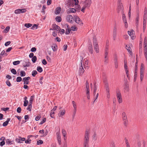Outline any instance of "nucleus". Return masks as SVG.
Listing matches in <instances>:
<instances>
[{"instance_id": "obj_1", "label": "nucleus", "mask_w": 147, "mask_h": 147, "mask_svg": "<svg viewBox=\"0 0 147 147\" xmlns=\"http://www.w3.org/2000/svg\"><path fill=\"white\" fill-rule=\"evenodd\" d=\"M89 130H86L85 132L84 139L83 147H89Z\"/></svg>"}, {"instance_id": "obj_2", "label": "nucleus", "mask_w": 147, "mask_h": 147, "mask_svg": "<svg viewBox=\"0 0 147 147\" xmlns=\"http://www.w3.org/2000/svg\"><path fill=\"white\" fill-rule=\"evenodd\" d=\"M93 38L94 49L96 53H98L99 52V49L98 44V42L97 41V40L94 37H93Z\"/></svg>"}, {"instance_id": "obj_3", "label": "nucleus", "mask_w": 147, "mask_h": 147, "mask_svg": "<svg viewBox=\"0 0 147 147\" xmlns=\"http://www.w3.org/2000/svg\"><path fill=\"white\" fill-rule=\"evenodd\" d=\"M104 82L105 84V86L107 92V96L108 98H110L109 90L108 84L106 79H105V80L104 81Z\"/></svg>"}, {"instance_id": "obj_4", "label": "nucleus", "mask_w": 147, "mask_h": 147, "mask_svg": "<svg viewBox=\"0 0 147 147\" xmlns=\"http://www.w3.org/2000/svg\"><path fill=\"white\" fill-rule=\"evenodd\" d=\"M122 118L123 123L126 126L128 123V121L126 113L123 112L122 114Z\"/></svg>"}, {"instance_id": "obj_5", "label": "nucleus", "mask_w": 147, "mask_h": 147, "mask_svg": "<svg viewBox=\"0 0 147 147\" xmlns=\"http://www.w3.org/2000/svg\"><path fill=\"white\" fill-rule=\"evenodd\" d=\"M27 11L26 9L25 8L22 9H18L14 11V13L16 14L23 13L26 12Z\"/></svg>"}, {"instance_id": "obj_6", "label": "nucleus", "mask_w": 147, "mask_h": 147, "mask_svg": "<svg viewBox=\"0 0 147 147\" xmlns=\"http://www.w3.org/2000/svg\"><path fill=\"white\" fill-rule=\"evenodd\" d=\"M56 135L58 143H59V145H61V134L59 129V131L56 133Z\"/></svg>"}, {"instance_id": "obj_7", "label": "nucleus", "mask_w": 147, "mask_h": 147, "mask_svg": "<svg viewBox=\"0 0 147 147\" xmlns=\"http://www.w3.org/2000/svg\"><path fill=\"white\" fill-rule=\"evenodd\" d=\"M82 60L81 61L80 64L81 65L79 69V73L80 75H82L83 74L84 71V70L83 68L82 65Z\"/></svg>"}, {"instance_id": "obj_8", "label": "nucleus", "mask_w": 147, "mask_h": 147, "mask_svg": "<svg viewBox=\"0 0 147 147\" xmlns=\"http://www.w3.org/2000/svg\"><path fill=\"white\" fill-rule=\"evenodd\" d=\"M91 3V0H86L84 4V6L86 8H88L90 6Z\"/></svg>"}, {"instance_id": "obj_9", "label": "nucleus", "mask_w": 147, "mask_h": 147, "mask_svg": "<svg viewBox=\"0 0 147 147\" xmlns=\"http://www.w3.org/2000/svg\"><path fill=\"white\" fill-rule=\"evenodd\" d=\"M67 21L71 23L73 22V16L70 15H68L66 18Z\"/></svg>"}, {"instance_id": "obj_10", "label": "nucleus", "mask_w": 147, "mask_h": 147, "mask_svg": "<svg viewBox=\"0 0 147 147\" xmlns=\"http://www.w3.org/2000/svg\"><path fill=\"white\" fill-rule=\"evenodd\" d=\"M74 17L75 19V21L77 23L79 24L80 25H81L83 24V23L81 22L80 19L78 16H75Z\"/></svg>"}, {"instance_id": "obj_11", "label": "nucleus", "mask_w": 147, "mask_h": 147, "mask_svg": "<svg viewBox=\"0 0 147 147\" xmlns=\"http://www.w3.org/2000/svg\"><path fill=\"white\" fill-rule=\"evenodd\" d=\"M124 89L125 92H128L129 91V87L128 81H126L125 83Z\"/></svg>"}, {"instance_id": "obj_12", "label": "nucleus", "mask_w": 147, "mask_h": 147, "mask_svg": "<svg viewBox=\"0 0 147 147\" xmlns=\"http://www.w3.org/2000/svg\"><path fill=\"white\" fill-rule=\"evenodd\" d=\"M114 64L115 67L117 69L118 67V62L117 61V58L116 55H115L114 57Z\"/></svg>"}, {"instance_id": "obj_13", "label": "nucleus", "mask_w": 147, "mask_h": 147, "mask_svg": "<svg viewBox=\"0 0 147 147\" xmlns=\"http://www.w3.org/2000/svg\"><path fill=\"white\" fill-rule=\"evenodd\" d=\"M26 139L24 138H21L19 137V138L16 139L15 141L18 143H22L23 141H25Z\"/></svg>"}, {"instance_id": "obj_14", "label": "nucleus", "mask_w": 147, "mask_h": 147, "mask_svg": "<svg viewBox=\"0 0 147 147\" xmlns=\"http://www.w3.org/2000/svg\"><path fill=\"white\" fill-rule=\"evenodd\" d=\"M24 62L23 63V67H29L31 65L29 61V60L27 59L26 61H24Z\"/></svg>"}, {"instance_id": "obj_15", "label": "nucleus", "mask_w": 147, "mask_h": 147, "mask_svg": "<svg viewBox=\"0 0 147 147\" xmlns=\"http://www.w3.org/2000/svg\"><path fill=\"white\" fill-rule=\"evenodd\" d=\"M30 79V78L29 76L23 78L22 81L24 82V84H28L29 83V80Z\"/></svg>"}, {"instance_id": "obj_16", "label": "nucleus", "mask_w": 147, "mask_h": 147, "mask_svg": "<svg viewBox=\"0 0 147 147\" xmlns=\"http://www.w3.org/2000/svg\"><path fill=\"white\" fill-rule=\"evenodd\" d=\"M65 111L63 109L59 111V112L58 113V116L59 117H62L65 114Z\"/></svg>"}, {"instance_id": "obj_17", "label": "nucleus", "mask_w": 147, "mask_h": 147, "mask_svg": "<svg viewBox=\"0 0 147 147\" xmlns=\"http://www.w3.org/2000/svg\"><path fill=\"white\" fill-rule=\"evenodd\" d=\"M52 28H53V29H54V30H56L57 31H60V30L61 29L60 27L58 25L55 24H53L52 25Z\"/></svg>"}, {"instance_id": "obj_18", "label": "nucleus", "mask_w": 147, "mask_h": 147, "mask_svg": "<svg viewBox=\"0 0 147 147\" xmlns=\"http://www.w3.org/2000/svg\"><path fill=\"white\" fill-rule=\"evenodd\" d=\"M121 0H118V3L120 5H119L118 7V12H119L120 11H123V6L121 4Z\"/></svg>"}, {"instance_id": "obj_19", "label": "nucleus", "mask_w": 147, "mask_h": 147, "mask_svg": "<svg viewBox=\"0 0 147 147\" xmlns=\"http://www.w3.org/2000/svg\"><path fill=\"white\" fill-rule=\"evenodd\" d=\"M76 11L75 9L73 8H70L67 10V13L68 14L70 13H74Z\"/></svg>"}, {"instance_id": "obj_20", "label": "nucleus", "mask_w": 147, "mask_h": 147, "mask_svg": "<svg viewBox=\"0 0 147 147\" xmlns=\"http://www.w3.org/2000/svg\"><path fill=\"white\" fill-rule=\"evenodd\" d=\"M62 133L63 136L64 137V140L65 141L67 139V132L66 130L64 129H62Z\"/></svg>"}, {"instance_id": "obj_21", "label": "nucleus", "mask_w": 147, "mask_h": 147, "mask_svg": "<svg viewBox=\"0 0 147 147\" xmlns=\"http://www.w3.org/2000/svg\"><path fill=\"white\" fill-rule=\"evenodd\" d=\"M144 46V52L145 57L146 59V60L147 61V45Z\"/></svg>"}, {"instance_id": "obj_22", "label": "nucleus", "mask_w": 147, "mask_h": 147, "mask_svg": "<svg viewBox=\"0 0 147 147\" xmlns=\"http://www.w3.org/2000/svg\"><path fill=\"white\" fill-rule=\"evenodd\" d=\"M86 93H89L90 89L89 84L88 81H86Z\"/></svg>"}, {"instance_id": "obj_23", "label": "nucleus", "mask_w": 147, "mask_h": 147, "mask_svg": "<svg viewBox=\"0 0 147 147\" xmlns=\"http://www.w3.org/2000/svg\"><path fill=\"white\" fill-rule=\"evenodd\" d=\"M116 96L117 98L122 97L121 93L119 90L117 89L116 90Z\"/></svg>"}, {"instance_id": "obj_24", "label": "nucleus", "mask_w": 147, "mask_h": 147, "mask_svg": "<svg viewBox=\"0 0 147 147\" xmlns=\"http://www.w3.org/2000/svg\"><path fill=\"white\" fill-rule=\"evenodd\" d=\"M11 119L9 118H8L7 119V120L3 122V127H5L7 126L8 123L10 121V120Z\"/></svg>"}, {"instance_id": "obj_25", "label": "nucleus", "mask_w": 147, "mask_h": 147, "mask_svg": "<svg viewBox=\"0 0 147 147\" xmlns=\"http://www.w3.org/2000/svg\"><path fill=\"white\" fill-rule=\"evenodd\" d=\"M88 49L89 52H90L92 54L93 53V48L92 44H89V45Z\"/></svg>"}, {"instance_id": "obj_26", "label": "nucleus", "mask_w": 147, "mask_h": 147, "mask_svg": "<svg viewBox=\"0 0 147 147\" xmlns=\"http://www.w3.org/2000/svg\"><path fill=\"white\" fill-rule=\"evenodd\" d=\"M61 8L60 7H57L55 10V13L56 14H58L61 11Z\"/></svg>"}, {"instance_id": "obj_27", "label": "nucleus", "mask_w": 147, "mask_h": 147, "mask_svg": "<svg viewBox=\"0 0 147 147\" xmlns=\"http://www.w3.org/2000/svg\"><path fill=\"white\" fill-rule=\"evenodd\" d=\"M126 49H127L130 55L132 54L131 50V48L129 45H126Z\"/></svg>"}, {"instance_id": "obj_28", "label": "nucleus", "mask_w": 147, "mask_h": 147, "mask_svg": "<svg viewBox=\"0 0 147 147\" xmlns=\"http://www.w3.org/2000/svg\"><path fill=\"white\" fill-rule=\"evenodd\" d=\"M88 61L86 60L85 61L84 64H83L84 66L85 69H88V66H87L88 65Z\"/></svg>"}, {"instance_id": "obj_29", "label": "nucleus", "mask_w": 147, "mask_h": 147, "mask_svg": "<svg viewBox=\"0 0 147 147\" xmlns=\"http://www.w3.org/2000/svg\"><path fill=\"white\" fill-rule=\"evenodd\" d=\"M144 65L142 63L141 65L140 73H144Z\"/></svg>"}, {"instance_id": "obj_30", "label": "nucleus", "mask_w": 147, "mask_h": 147, "mask_svg": "<svg viewBox=\"0 0 147 147\" xmlns=\"http://www.w3.org/2000/svg\"><path fill=\"white\" fill-rule=\"evenodd\" d=\"M5 142L6 144H13V141L10 140L9 139L6 140Z\"/></svg>"}, {"instance_id": "obj_31", "label": "nucleus", "mask_w": 147, "mask_h": 147, "mask_svg": "<svg viewBox=\"0 0 147 147\" xmlns=\"http://www.w3.org/2000/svg\"><path fill=\"white\" fill-rule=\"evenodd\" d=\"M97 89V88L96 87V85L95 83L94 84V91H93V94L94 96H95V95H96V90Z\"/></svg>"}, {"instance_id": "obj_32", "label": "nucleus", "mask_w": 147, "mask_h": 147, "mask_svg": "<svg viewBox=\"0 0 147 147\" xmlns=\"http://www.w3.org/2000/svg\"><path fill=\"white\" fill-rule=\"evenodd\" d=\"M55 20L56 21L58 22H59L61 21V17L59 16H57L55 18Z\"/></svg>"}, {"instance_id": "obj_33", "label": "nucleus", "mask_w": 147, "mask_h": 147, "mask_svg": "<svg viewBox=\"0 0 147 147\" xmlns=\"http://www.w3.org/2000/svg\"><path fill=\"white\" fill-rule=\"evenodd\" d=\"M52 48L53 51L55 52L57 51V45L56 44H54L52 46Z\"/></svg>"}, {"instance_id": "obj_34", "label": "nucleus", "mask_w": 147, "mask_h": 147, "mask_svg": "<svg viewBox=\"0 0 147 147\" xmlns=\"http://www.w3.org/2000/svg\"><path fill=\"white\" fill-rule=\"evenodd\" d=\"M32 104H29L28 106L27 107L26 109L29 111H31L32 110Z\"/></svg>"}, {"instance_id": "obj_35", "label": "nucleus", "mask_w": 147, "mask_h": 147, "mask_svg": "<svg viewBox=\"0 0 147 147\" xmlns=\"http://www.w3.org/2000/svg\"><path fill=\"white\" fill-rule=\"evenodd\" d=\"M37 71L40 73L42 72L43 71L42 67L40 66H38L37 67Z\"/></svg>"}, {"instance_id": "obj_36", "label": "nucleus", "mask_w": 147, "mask_h": 147, "mask_svg": "<svg viewBox=\"0 0 147 147\" xmlns=\"http://www.w3.org/2000/svg\"><path fill=\"white\" fill-rule=\"evenodd\" d=\"M38 73L36 71L34 70H33L32 73V75L33 77H35L36 75Z\"/></svg>"}, {"instance_id": "obj_37", "label": "nucleus", "mask_w": 147, "mask_h": 147, "mask_svg": "<svg viewBox=\"0 0 147 147\" xmlns=\"http://www.w3.org/2000/svg\"><path fill=\"white\" fill-rule=\"evenodd\" d=\"M147 18V14H144L143 15V22H146Z\"/></svg>"}, {"instance_id": "obj_38", "label": "nucleus", "mask_w": 147, "mask_h": 147, "mask_svg": "<svg viewBox=\"0 0 147 147\" xmlns=\"http://www.w3.org/2000/svg\"><path fill=\"white\" fill-rule=\"evenodd\" d=\"M32 24L30 23H26L24 24L25 27L27 28H29L32 26Z\"/></svg>"}, {"instance_id": "obj_39", "label": "nucleus", "mask_w": 147, "mask_h": 147, "mask_svg": "<svg viewBox=\"0 0 147 147\" xmlns=\"http://www.w3.org/2000/svg\"><path fill=\"white\" fill-rule=\"evenodd\" d=\"M37 60V57L36 56H34L32 57V61L33 63H35Z\"/></svg>"}, {"instance_id": "obj_40", "label": "nucleus", "mask_w": 147, "mask_h": 147, "mask_svg": "<svg viewBox=\"0 0 147 147\" xmlns=\"http://www.w3.org/2000/svg\"><path fill=\"white\" fill-rule=\"evenodd\" d=\"M20 76L21 77L24 76L26 75V73L24 71H22L20 72Z\"/></svg>"}, {"instance_id": "obj_41", "label": "nucleus", "mask_w": 147, "mask_h": 147, "mask_svg": "<svg viewBox=\"0 0 147 147\" xmlns=\"http://www.w3.org/2000/svg\"><path fill=\"white\" fill-rule=\"evenodd\" d=\"M70 29L71 30L75 31L77 30V28L75 26H72L71 27V28Z\"/></svg>"}, {"instance_id": "obj_42", "label": "nucleus", "mask_w": 147, "mask_h": 147, "mask_svg": "<svg viewBox=\"0 0 147 147\" xmlns=\"http://www.w3.org/2000/svg\"><path fill=\"white\" fill-rule=\"evenodd\" d=\"M73 107L74 108V110H76V102L74 101H72V102Z\"/></svg>"}, {"instance_id": "obj_43", "label": "nucleus", "mask_w": 147, "mask_h": 147, "mask_svg": "<svg viewBox=\"0 0 147 147\" xmlns=\"http://www.w3.org/2000/svg\"><path fill=\"white\" fill-rule=\"evenodd\" d=\"M134 32V31L133 30H131L130 31H128V34L130 36H131V35H132Z\"/></svg>"}, {"instance_id": "obj_44", "label": "nucleus", "mask_w": 147, "mask_h": 147, "mask_svg": "<svg viewBox=\"0 0 147 147\" xmlns=\"http://www.w3.org/2000/svg\"><path fill=\"white\" fill-rule=\"evenodd\" d=\"M20 61H14L13 62V64L14 65H17L20 64Z\"/></svg>"}, {"instance_id": "obj_45", "label": "nucleus", "mask_w": 147, "mask_h": 147, "mask_svg": "<svg viewBox=\"0 0 147 147\" xmlns=\"http://www.w3.org/2000/svg\"><path fill=\"white\" fill-rule=\"evenodd\" d=\"M122 18H123V20L124 22H125V21H127L126 18V17L125 16V15L122 13Z\"/></svg>"}, {"instance_id": "obj_46", "label": "nucleus", "mask_w": 147, "mask_h": 147, "mask_svg": "<svg viewBox=\"0 0 147 147\" xmlns=\"http://www.w3.org/2000/svg\"><path fill=\"white\" fill-rule=\"evenodd\" d=\"M147 45V37L146 36L145 37L144 40V46Z\"/></svg>"}, {"instance_id": "obj_47", "label": "nucleus", "mask_w": 147, "mask_h": 147, "mask_svg": "<svg viewBox=\"0 0 147 147\" xmlns=\"http://www.w3.org/2000/svg\"><path fill=\"white\" fill-rule=\"evenodd\" d=\"M38 25L36 24H34L32 26L31 28V29L34 30V29H36L37 28Z\"/></svg>"}, {"instance_id": "obj_48", "label": "nucleus", "mask_w": 147, "mask_h": 147, "mask_svg": "<svg viewBox=\"0 0 147 147\" xmlns=\"http://www.w3.org/2000/svg\"><path fill=\"white\" fill-rule=\"evenodd\" d=\"M32 140L27 139L26 140H25V143L27 144H30L31 143Z\"/></svg>"}, {"instance_id": "obj_49", "label": "nucleus", "mask_w": 147, "mask_h": 147, "mask_svg": "<svg viewBox=\"0 0 147 147\" xmlns=\"http://www.w3.org/2000/svg\"><path fill=\"white\" fill-rule=\"evenodd\" d=\"M109 57H105L104 62L105 63H107L108 62Z\"/></svg>"}, {"instance_id": "obj_50", "label": "nucleus", "mask_w": 147, "mask_h": 147, "mask_svg": "<svg viewBox=\"0 0 147 147\" xmlns=\"http://www.w3.org/2000/svg\"><path fill=\"white\" fill-rule=\"evenodd\" d=\"M11 72L13 74L15 75L16 74L17 72L14 69H12L11 70Z\"/></svg>"}, {"instance_id": "obj_51", "label": "nucleus", "mask_w": 147, "mask_h": 147, "mask_svg": "<svg viewBox=\"0 0 147 147\" xmlns=\"http://www.w3.org/2000/svg\"><path fill=\"white\" fill-rule=\"evenodd\" d=\"M46 120V118H44L40 122V125H42L44 123H45Z\"/></svg>"}, {"instance_id": "obj_52", "label": "nucleus", "mask_w": 147, "mask_h": 147, "mask_svg": "<svg viewBox=\"0 0 147 147\" xmlns=\"http://www.w3.org/2000/svg\"><path fill=\"white\" fill-rule=\"evenodd\" d=\"M43 143V141L42 140H39L37 142V144L38 145H40Z\"/></svg>"}, {"instance_id": "obj_53", "label": "nucleus", "mask_w": 147, "mask_h": 147, "mask_svg": "<svg viewBox=\"0 0 147 147\" xmlns=\"http://www.w3.org/2000/svg\"><path fill=\"white\" fill-rule=\"evenodd\" d=\"M28 100H24V107H26L28 105Z\"/></svg>"}, {"instance_id": "obj_54", "label": "nucleus", "mask_w": 147, "mask_h": 147, "mask_svg": "<svg viewBox=\"0 0 147 147\" xmlns=\"http://www.w3.org/2000/svg\"><path fill=\"white\" fill-rule=\"evenodd\" d=\"M72 1L75 3V4L76 5H78L79 3V1L78 0H69V1Z\"/></svg>"}, {"instance_id": "obj_55", "label": "nucleus", "mask_w": 147, "mask_h": 147, "mask_svg": "<svg viewBox=\"0 0 147 147\" xmlns=\"http://www.w3.org/2000/svg\"><path fill=\"white\" fill-rule=\"evenodd\" d=\"M22 80V78L20 76L17 77L16 79V81L17 82H20Z\"/></svg>"}, {"instance_id": "obj_56", "label": "nucleus", "mask_w": 147, "mask_h": 147, "mask_svg": "<svg viewBox=\"0 0 147 147\" xmlns=\"http://www.w3.org/2000/svg\"><path fill=\"white\" fill-rule=\"evenodd\" d=\"M10 28L9 26L6 27V28L4 30L5 32L6 33H7L9 31Z\"/></svg>"}, {"instance_id": "obj_57", "label": "nucleus", "mask_w": 147, "mask_h": 147, "mask_svg": "<svg viewBox=\"0 0 147 147\" xmlns=\"http://www.w3.org/2000/svg\"><path fill=\"white\" fill-rule=\"evenodd\" d=\"M93 139L95 140H96L97 139V136L96 134L94 133L92 136Z\"/></svg>"}, {"instance_id": "obj_58", "label": "nucleus", "mask_w": 147, "mask_h": 147, "mask_svg": "<svg viewBox=\"0 0 147 147\" xmlns=\"http://www.w3.org/2000/svg\"><path fill=\"white\" fill-rule=\"evenodd\" d=\"M146 22H143V30L144 32V31L146 28Z\"/></svg>"}, {"instance_id": "obj_59", "label": "nucleus", "mask_w": 147, "mask_h": 147, "mask_svg": "<svg viewBox=\"0 0 147 147\" xmlns=\"http://www.w3.org/2000/svg\"><path fill=\"white\" fill-rule=\"evenodd\" d=\"M71 30L69 28H68L67 30H66L65 32V34L66 35L68 34H69L70 31Z\"/></svg>"}, {"instance_id": "obj_60", "label": "nucleus", "mask_w": 147, "mask_h": 147, "mask_svg": "<svg viewBox=\"0 0 147 147\" xmlns=\"http://www.w3.org/2000/svg\"><path fill=\"white\" fill-rule=\"evenodd\" d=\"M140 79L141 81H142L144 78V73H140Z\"/></svg>"}, {"instance_id": "obj_61", "label": "nucleus", "mask_w": 147, "mask_h": 147, "mask_svg": "<svg viewBox=\"0 0 147 147\" xmlns=\"http://www.w3.org/2000/svg\"><path fill=\"white\" fill-rule=\"evenodd\" d=\"M4 55H5L6 56L7 55V54L5 53V51L4 50H3L1 53L0 55L2 56Z\"/></svg>"}, {"instance_id": "obj_62", "label": "nucleus", "mask_w": 147, "mask_h": 147, "mask_svg": "<svg viewBox=\"0 0 147 147\" xmlns=\"http://www.w3.org/2000/svg\"><path fill=\"white\" fill-rule=\"evenodd\" d=\"M9 109V107H6V108H1V110H2L3 111H6L8 110Z\"/></svg>"}, {"instance_id": "obj_63", "label": "nucleus", "mask_w": 147, "mask_h": 147, "mask_svg": "<svg viewBox=\"0 0 147 147\" xmlns=\"http://www.w3.org/2000/svg\"><path fill=\"white\" fill-rule=\"evenodd\" d=\"M36 48L34 47H32L30 50L32 52H35L36 51Z\"/></svg>"}, {"instance_id": "obj_64", "label": "nucleus", "mask_w": 147, "mask_h": 147, "mask_svg": "<svg viewBox=\"0 0 147 147\" xmlns=\"http://www.w3.org/2000/svg\"><path fill=\"white\" fill-rule=\"evenodd\" d=\"M5 83L8 86L10 87L11 86V84L10 82L8 80H7V81H6Z\"/></svg>"}]
</instances>
